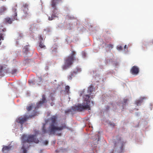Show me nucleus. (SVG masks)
<instances>
[{"label":"nucleus","instance_id":"14","mask_svg":"<svg viewBox=\"0 0 153 153\" xmlns=\"http://www.w3.org/2000/svg\"><path fill=\"white\" fill-rule=\"evenodd\" d=\"M94 89V88L92 86H90L89 87L88 89L87 90L88 93L90 94V95H91V94L92 93V92L93 91Z\"/></svg>","mask_w":153,"mask_h":153},{"label":"nucleus","instance_id":"2","mask_svg":"<svg viewBox=\"0 0 153 153\" xmlns=\"http://www.w3.org/2000/svg\"><path fill=\"white\" fill-rule=\"evenodd\" d=\"M38 131L35 132L36 135H29L28 137L26 135H23L22 138V149L23 150V153H26L27 149L28 147L27 143L34 142L36 143H39V140L36 139V134H38Z\"/></svg>","mask_w":153,"mask_h":153},{"label":"nucleus","instance_id":"3","mask_svg":"<svg viewBox=\"0 0 153 153\" xmlns=\"http://www.w3.org/2000/svg\"><path fill=\"white\" fill-rule=\"evenodd\" d=\"M90 96L92 98H93V95H90L89 94L85 95L83 97L84 100L86 102H84L82 104H80L74 107V109L78 111H82L83 110L88 109L90 110V107L89 103L90 100H89Z\"/></svg>","mask_w":153,"mask_h":153},{"label":"nucleus","instance_id":"19","mask_svg":"<svg viewBox=\"0 0 153 153\" xmlns=\"http://www.w3.org/2000/svg\"><path fill=\"white\" fill-rule=\"evenodd\" d=\"M65 91L68 94H69L70 93L69 92V89H70V87L68 85L66 86L65 87Z\"/></svg>","mask_w":153,"mask_h":153},{"label":"nucleus","instance_id":"9","mask_svg":"<svg viewBox=\"0 0 153 153\" xmlns=\"http://www.w3.org/2000/svg\"><path fill=\"white\" fill-rule=\"evenodd\" d=\"M61 1V0H52L51 5L54 9V10L53 11V12H55V10L56 9V4Z\"/></svg>","mask_w":153,"mask_h":153},{"label":"nucleus","instance_id":"7","mask_svg":"<svg viewBox=\"0 0 153 153\" xmlns=\"http://www.w3.org/2000/svg\"><path fill=\"white\" fill-rule=\"evenodd\" d=\"M76 70H75L73 72H71V73L68 76V78L69 80H71L73 77L75 76L78 72L81 71V70L79 68H77Z\"/></svg>","mask_w":153,"mask_h":153},{"label":"nucleus","instance_id":"21","mask_svg":"<svg viewBox=\"0 0 153 153\" xmlns=\"http://www.w3.org/2000/svg\"><path fill=\"white\" fill-rule=\"evenodd\" d=\"M117 49L118 50H122L123 49V48L121 46L119 45L117 46Z\"/></svg>","mask_w":153,"mask_h":153},{"label":"nucleus","instance_id":"36","mask_svg":"<svg viewBox=\"0 0 153 153\" xmlns=\"http://www.w3.org/2000/svg\"><path fill=\"white\" fill-rule=\"evenodd\" d=\"M121 140V137H120V139H119V140L120 141Z\"/></svg>","mask_w":153,"mask_h":153},{"label":"nucleus","instance_id":"35","mask_svg":"<svg viewBox=\"0 0 153 153\" xmlns=\"http://www.w3.org/2000/svg\"><path fill=\"white\" fill-rule=\"evenodd\" d=\"M109 107H108V106H107V109H109Z\"/></svg>","mask_w":153,"mask_h":153},{"label":"nucleus","instance_id":"20","mask_svg":"<svg viewBox=\"0 0 153 153\" xmlns=\"http://www.w3.org/2000/svg\"><path fill=\"white\" fill-rule=\"evenodd\" d=\"M17 72V70L16 69H13L11 72V73L12 74H15Z\"/></svg>","mask_w":153,"mask_h":153},{"label":"nucleus","instance_id":"33","mask_svg":"<svg viewBox=\"0 0 153 153\" xmlns=\"http://www.w3.org/2000/svg\"><path fill=\"white\" fill-rule=\"evenodd\" d=\"M151 43H152V44H153V40H152V42H151Z\"/></svg>","mask_w":153,"mask_h":153},{"label":"nucleus","instance_id":"27","mask_svg":"<svg viewBox=\"0 0 153 153\" xmlns=\"http://www.w3.org/2000/svg\"><path fill=\"white\" fill-rule=\"evenodd\" d=\"M39 39L40 40V42H42L43 40V38L41 35H40L39 36Z\"/></svg>","mask_w":153,"mask_h":153},{"label":"nucleus","instance_id":"4","mask_svg":"<svg viewBox=\"0 0 153 153\" xmlns=\"http://www.w3.org/2000/svg\"><path fill=\"white\" fill-rule=\"evenodd\" d=\"M75 55V52L73 51L71 55L66 58L64 64L62 66L63 70H66L70 68L73 64L74 61L77 60L76 58L74 57Z\"/></svg>","mask_w":153,"mask_h":153},{"label":"nucleus","instance_id":"16","mask_svg":"<svg viewBox=\"0 0 153 153\" xmlns=\"http://www.w3.org/2000/svg\"><path fill=\"white\" fill-rule=\"evenodd\" d=\"M36 24H33L31 25L30 27V29L31 30H34L35 29H37Z\"/></svg>","mask_w":153,"mask_h":153},{"label":"nucleus","instance_id":"32","mask_svg":"<svg viewBox=\"0 0 153 153\" xmlns=\"http://www.w3.org/2000/svg\"><path fill=\"white\" fill-rule=\"evenodd\" d=\"M126 48H127V46L126 45H125L124 46V48L126 49Z\"/></svg>","mask_w":153,"mask_h":153},{"label":"nucleus","instance_id":"11","mask_svg":"<svg viewBox=\"0 0 153 153\" xmlns=\"http://www.w3.org/2000/svg\"><path fill=\"white\" fill-rule=\"evenodd\" d=\"M42 99L41 100H40L38 103V105H37V107H39V105L40 104H42L45 102H46V100L45 97V95H42Z\"/></svg>","mask_w":153,"mask_h":153},{"label":"nucleus","instance_id":"26","mask_svg":"<svg viewBox=\"0 0 153 153\" xmlns=\"http://www.w3.org/2000/svg\"><path fill=\"white\" fill-rule=\"evenodd\" d=\"M54 18V16L53 15H52L51 16V17H49V18H48V19L50 20H52Z\"/></svg>","mask_w":153,"mask_h":153},{"label":"nucleus","instance_id":"10","mask_svg":"<svg viewBox=\"0 0 153 153\" xmlns=\"http://www.w3.org/2000/svg\"><path fill=\"white\" fill-rule=\"evenodd\" d=\"M145 97H141L140 98L139 100H137L136 101L135 103L137 106L140 105L142 103L144 99H145Z\"/></svg>","mask_w":153,"mask_h":153},{"label":"nucleus","instance_id":"31","mask_svg":"<svg viewBox=\"0 0 153 153\" xmlns=\"http://www.w3.org/2000/svg\"><path fill=\"white\" fill-rule=\"evenodd\" d=\"M3 69V66H1L0 67V70H1Z\"/></svg>","mask_w":153,"mask_h":153},{"label":"nucleus","instance_id":"28","mask_svg":"<svg viewBox=\"0 0 153 153\" xmlns=\"http://www.w3.org/2000/svg\"><path fill=\"white\" fill-rule=\"evenodd\" d=\"M48 141L46 140L45 141L43 142L44 144L45 145H47L48 144Z\"/></svg>","mask_w":153,"mask_h":153},{"label":"nucleus","instance_id":"6","mask_svg":"<svg viewBox=\"0 0 153 153\" xmlns=\"http://www.w3.org/2000/svg\"><path fill=\"white\" fill-rule=\"evenodd\" d=\"M130 72L132 74L136 75L139 73V68L137 66H134L131 68Z\"/></svg>","mask_w":153,"mask_h":153},{"label":"nucleus","instance_id":"24","mask_svg":"<svg viewBox=\"0 0 153 153\" xmlns=\"http://www.w3.org/2000/svg\"><path fill=\"white\" fill-rule=\"evenodd\" d=\"M28 4H26V3H25V4H23V7H25V8H27L28 7ZM27 9H28V8H27Z\"/></svg>","mask_w":153,"mask_h":153},{"label":"nucleus","instance_id":"13","mask_svg":"<svg viewBox=\"0 0 153 153\" xmlns=\"http://www.w3.org/2000/svg\"><path fill=\"white\" fill-rule=\"evenodd\" d=\"M22 52L25 55L27 54L29 52V49L27 46H25L22 50Z\"/></svg>","mask_w":153,"mask_h":153},{"label":"nucleus","instance_id":"25","mask_svg":"<svg viewBox=\"0 0 153 153\" xmlns=\"http://www.w3.org/2000/svg\"><path fill=\"white\" fill-rule=\"evenodd\" d=\"M54 18V16L53 15H52L51 16V17H49V18H48V19L50 20H52Z\"/></svg>","mask_w":153,"mask_h":153},{"label":"nucleus","instance_id":"18","mask_svg":"<svg viewBox=\"0 0 153 153\" xmlns=\"http://www.w3.org/2000/svg\"><path fill=\"white\" fill-rule=\"evenodd\" d=\"M39 46L41 48H43L45 49L46 48L45 46L43 43H42V42H40L39 43Z\"/></svg>","mask_w":153,"mask_h":153},{"label":"nucleus","instance_id":"1","mask_svg":"<svg viewBox=\"0 0 153 153\" xmlns=\"http://www.w3.org/2000/svg\"><path fill=\"white\" fill-rule=\"evenodd\" d=\"M57 117L56 116H52L50 119L51 123L48 130L45 127V124H44L42 128V134H45L48 133L49 135L53 134L58 136H60L62 134L61 131L63 130L68 128L65 123L62 124L59 127L57 126V123L56 119Z\"/></svg>","mask_w":153,"mask_h":153},{"label":"nucleus","instance_id":"5","mask_svg":"<svg viewBox=\"0 0 153 153\" xmlns=\"http://www.w3.org/2000/svg\"><path fill=\"white\" fill-rule=\"evenodd\" d=\"M17 7V5L16 4H15L14 5V7L13 8V9L14 10V12H15V15L13 17V18H12V19L10 18H7L5 19V20L6 21V22L8 23L9 24H11L13 21H14L15 20H17V18L16 17L17 16V13L16 12V8H15V7Z\"/></svg>","mask_w":153,"mask_h":153},{"label":"nucleus","instance_id":"8","mask_svg":"<svg viewBox=\"0 0 153 153\" xmlns=\"http://www.w3.org/2000/svg\"><path fill=\"white\" fill-rule=\"evenodd\" d=\"M27 119L26 116L19 117L16 120V121L17 123H20L21 126H22V124L27 121Z\"/></svg>","mask_w":153,"mask_h":153},{"label":"nucleus","instance_id":"23","mask_svg":"<svg viewBox=\"0 0 153 153\" xmlns=\"http://www.w3.org/2000/svg\"><path fill=\"white\" fill-rule=\"evenodd\" d=\"M113 45L111 44H109L108 45V47L109 48H113Z\"/></svg>","mask_w":153,"mask_h":153},{"label":"nucleus","instance_id":"37","mask_svg":"<svg viewBox=\"0 0 153 153\" xmlns=\"http://www.w3.org/2000/svg\"><path fill=\"white\" fill-rule=\"evenodd\" d=\"M92 105H93V102L92 101Z\"/></svg>","mask_w":153,"mask_h":153},{"label":"nucleus","instance_id":"15","mask_svg":"<svg viewBox=\"0 0 153 153\" xmlns=\"http://www.w3.org/2000/svg\"><path fill=\"white\" fill-rule=\"evenodd\" d=\"M7 10V9L4 6H2L0 9V13H2L5 12Z\"/></svg>","mask_w":153,"mask_h":153},{"label":"nucleus","instance_id":"22","mask_svg":"<svg viewBox=\"0 0 153 153\" xmlns=\"http://www.w3.org/2000/svg\"><path fill=\"white\" fill-rule=\"evenodd\" d=\"M32 109V107L31 106H28L27 108V109L28 111H30Z\"/></svg>","mask_w":153,"mask_h":153},{"label":"nucleus","instance_id":"30","mask_svg":"<svg viewBox=\"0 0 153 153\" xmlns=\"http://www.w3.org/2000/svg\"><path fill=\"white\" fill-rule=\"evenodd\" d=\"M29 60H25L24 61V63L25 64V65H26V62H28Z\"/></svg>","mask_w":153,"mask_h":153},{"label":"nucleus","instance_id":"17","mask_svg":"<svg viewBox=\"0 0 153 153\" xmlns=\"http://www.w3.org/2000/svg\"><path fill=\"white\" fill-rule=\"evenodd\" d=\"M31 16V14L30 13L25 12L24 13V14L23 16L25 18H29Z\"/></svg>","mask_w":153,"mask_h":153},{"label":"nucleus","instance_id":"29","mask_svg":"<svg viewBox=\"0 0 153 153\" xmlns=\"http://www.w3.org/2000/svg\"><path fill=\"white\" fill-rule=\"evenodd\" d=\"M128 100L126 99H125L123 100V103L124 104H126V103L127 102Z\"/></svg>","mask_w":153,"mask_h":153},{"label":"nucleus","instance_id":"34","mask_svg":"<svg viewBox=\"0 0 153 153\" xmlns=\"http://www.w3.org/2000/svg\"><path fill=\"white\" fill-rule=\"evenodd\" d=\"M111 125H113V126H115V125L114 124H111Z\"/></svg>","mask_w":153,"mask_h":153},{"label":"nucleus","instance_id":"12","mask_svg":"<svg viewBox=\"0 0 153 153\" xmlns=\"http://www.w3.org/2000/svg\"><path fill=\"white\" fill-rule=\"evenodd\" d=\"M11 146H4L2 149V151L3 152H7L11 149Z\"/></svg>","mask_w":153,"mask_h":153}]
</instances>
